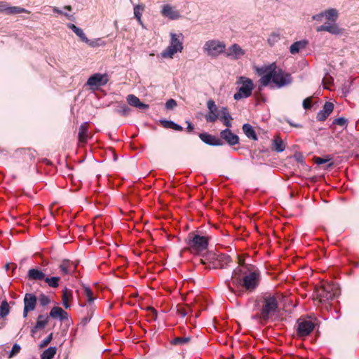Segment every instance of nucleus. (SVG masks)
Returning <instances> with one entry per match:
<instances>
[{"mask_svg":"<svg viewBox=\"0 0 359 359\" xmlns=\"http://www.w3.org/2000/svg\"><path fill=\"white\" fill-rule=\"evenodd\" d=\"M257 72L259 75H263L259 79V83L264 87L267 86L271 81L276 88H280L292 81L291 74L278 67L275 63L258 68Z\"/></svg>","mask_w":359,"mask_h":359,"instance_id":"f257e3e1","label":"nucleus"},{"mask_svg":"<svg viewBox=\"0 0 359 359\" xmlns=\"http://www.w3.org/2000/svg\"><path fill=\"white\" fill-rule=\"evenodd\" d=\"M314 295L320 302H326L339 295V289L335 285L325 283L316 287Z\"/></svg>","mask_w":359,"mask_h":359,"instance_id":"423d86ee","label":"nucleus"},{"mask_svg":"<svg viewBox=\"0 0 359 359\" xmlns=\"http://www.w3.org/2000/svg\"><path fill=\"white\" fill-rule=\"evenodd\" d=\"M198 136L204 143L208 145L221 146L223 144L222 140L207 133H200Z\"/></svg>","mask_w":359,"mask_h":359,"instance_id":"6ab92c4d","label":"nucleus"},{"mask_svg":"<svg viewBox=\"0 0 359 359\" xmlns=\"http://www.w3.org/2000/svg\"><path fill=\"white\" fill-rule=\"evenodd\" d=\"M170 36V45L161 53V56L164 58H172L175 53L183 50L184 35L182 33L171 32Z\"/></svg>","mask_w":359,"mask_h":359,"instance_id":"0eeeda50","label":"nucleus"},{"mask_svg":"<svg viewBox=\"0 0 359 359\" xmlns=\"http://www.w3.org/2000/svg\"><path fill=\"white\" fill-rule=\"evenodd\" d=\"M186 123L187 124V130L188 132H191L194 128L193 124L189 121H187Z\"/></svg>","mask_w":359,"mask_h":359,"instance_id":"4d7b16f0","label":"nucleus"},{"mask_svg":"<svg viewBox=\"0 0 359 359\" xmlns=\"http://www.w3.org/2000/svg\"><path fill=\"white\" fill-rule=\"evenodd\" d=\"M172 130H175L177 131H182L183 130V128L181 126L174 123Z\"/></svg>","mask_w":359,"mask_h":359,"instance_id":"13d9d810","label":"nucleus"},{"mask_svg":"<svg viewBox=\"0 0 359 359\" xmlns=\"http://www.w3.org/2000/svg\"><path fill=\"white\" fill-rule=\"evenodd\" d=\"M261 280V273L258 269L250 271L245 274L243 279L238 278L234 280V286L243 287L247 291L253 292L259 286Z\"/></svg>","mask_w":359,"mask_h":359,"instance_id":"7ed1b4c3","label":"nucleus"},{"mask_svg":"<svg viewBox=\"0 0 359 359\" xmlns=\"http://www.w3.org/2000/svg\"><path fill=\"white\" fill-rule=\"evenodd\" d=\"M73 299L72 292L67 289L65 288L62 290V304L65 309H69L70 307V304L69 303Z\"/></svg>","mask_w":359,"mask_h":359,"instance_id":"c85d7f7f","label":"nucleus"},{"mask_svg":"<svg viewBox=\"0 0 359 359\" xmlns=\"http://www.w3.org/2000/svg\"><path fill=\"white\" fill-rule=\"evenodd\" d=\"M333 109L334 104L330 102H326L323 109L318 112L316 116L317 120L319 121H325L329 115L332 112Z\"/></svg>","mask_w":359,"mask_h":359,"instance_id":"aec40b11","label":"nucleus"},{"mask_svg":"<svg viewBox=\"0 0 359 359\" xmlns=\"http://www.w3.org/2000/svg\"><path fill=\"white\" fill-rule=\"evenodd\" d=\"M302 105L305 109H310L311 108V98L307 97L304 99Z\"/></svg>","mask_w":359,"mask_h":359,"instance_id":"3c124183","label":"nucleus"},{"mask_svg":"<svg viewBox=\"0 0 359 359\" xmlns=\"http://www.w3.org/2000/svg\"><path fill=\"white\" fill-rule=\"evenodd\" d=\"M280 39V34L277 32H272L269 39L268 43L270 46H273L276 43H277Z\"/></svg>","mask_w":359,"mask_h":359,"instance_id":"ea45409f","label":"nucleus"},{"mask_svg":"<svg viewBox=\"0 0 359 359\" xmlns=\"http://www.w3.org/2000/svg\"><path fill=\"white\" fill-rule=\"evenodd\" d=\"M221 115L219 118H220L221 121L223 122V124L226 126L227 128L231 127V120L232 118L228 111L226 107H222L220 109Z\"/></svg>","mask_w":359,"mask_h":359,"instance_id":"b1692460","label":"nucleus"},{"mask_svg":"<svg viewBox=\"0 0 359 359\" xmlns=\"http://www.w3.org/2000/svg\"><path fill=\"white\" fill-rule=\"evenodd\" d=\"M220 137L230 146H233L239 143L238 136L233 134L229 128L222 130L220 133Z\"/></svg>","mask_w":359,"mask_h":359,"instance_id":"a211bd4d","label":"nucleus"},{"mask_svg":"<svg viewBox=\"0 0 359 359\" xmlns=\"http://www.w3.org/2000/svg\"><path fill=\"white\" fill-rule=\"evenodd\" d=\"M329 161H330V159H325V158H320V157H316L315 158V163L317 165L324 164V163L328 162Z\"/></svg>","mask_w":359,"mask_h":359,"instance_id":"5fc2aeb1","label":"nucleus"},{"mask_svg":"<svg viewBox=\"0 0 359 359\" xmlns=\"http://www.w3.org/2000/svg\"><path fill=\"white\" fill-rule=\"evenodd\" d=\"M207 107L208 112L205 115V119L208 123H215L221 115L220 109H218L213 100L207 102Z\"/></svg>","mask_w":359,"mask_h":359,"instance_id":"f8f14e48","label":"nucleus"},{"mask_svg":"<svg viewBox=\"0 0 359 359\" xmlns=\"http://www.w3.org/2000/svg\"><path fill=\"white\" fill-rule=\"evenodd\" d=\"M57 351L55 346H50L46 349L41 355V359H53Z\"/></svg>","mask_w":359,"mask_h":359,"instance_id":"473e14b6","label":"nucleus"},{"mask_svg":"<svg viewBox=\"0 0 359 359\" xmlns=\"http://www.w3.org/2000/svg\"><path fill=\"white\" fill-rule=\"evenodd\" d=\"M109 81V77L107 74H95L89 77L87 81L88 85L92 89H97L100 86H103Z\"/></svg>","mask_w":359,"mask_h":359,"instance_id":"9b49d317","label":"nucleus"},{"mask_svg":"<svg viewBox=\"0 0 359 359\" xmlns=\"http://www.w3.org/2000/svg\"><path fill=\"white\" fill-rule=\"evenodd\" d=\"M325 18L330 21L329 22H336L339 13L337 9L330 8L324 11Z\"/></svg>","mask_w":359,"mask_h":359,"instance_id":"7c9ffc66","label":"nucleus"},{"mask_svg":"<svg viewBox=\"0 0 359 359\" xmlns=\"http://www.w3.org/2000/svg\"><path fill=\"white\" fill-rule=\"evenodd\" d=\"M53 12L57 13H61V14L63 13L62 12V11H60L59 8H57L56 7L53 8Z\"/></svg>","mask_w":359,"mask_h":359,"instance_id":"052dcab7","label":"nucleus"},{"mask_svg":"<svg viewBox=\"0 0 359 359\" xmlns=\"http://www.w3.org/2000/svg\"><path fill=\"white\" fill-rule=\"evenodd\" d=\"M48 320V316L39 315L37 318L35 326L32 329V332L34 333L36 330L43 329L47 325Z\"/></svg>","mask_w":359,"mask_h":359,"instance_id":"a878e982","label":"nucleus"},{"mask_svg":"<svg viewBox=\"0 0 359 359\" xmlns=\"http://www.w3.org/2000/svg\"><path fill=\"white\" fill-rule=\"evenodd\" d=\"M0 13H4L6 15L29 13L25 8L19 6H10L9 4L5 1H0Z\"/></svg>","mask_w":359,"mask_h":359,"instance_id":"dca6fc26","label":"nucleus"},{"mask_svg":"<svg viewBox=\"0 0 359 359\" xmlns=\"http://www.w3.org/2000/svg\"><path fill=\"white\" fill-rule=\"evenodd\" d=\"M332 165V163H330L329 165H328V167H331Z\"/></svg>","mask_w":359,"mask_h":359,"instance_id":"774afa93","label":"nucleus"},{"mask_svg":"<svg viewBox=\"0 0 359 359\" xmlns=\"http://www.w3.org/2000/svg\"><path fill=\"white\" fill-rule=\"evenodd\" d=\"M49 317L60 320H67L68 318L67 313L59 306H54L49 313Z\"/></svg>","mask_w":359,"mask_h":359,"instance_id":"412c9836","label":"nucleus"},{"mask_svg":"<svg viewBox=\"0 0 359 359\" xmlns=\"http://www.w3.org/2000/svg\"><path fill=\"white\" fill-rule=\"evenodd\" d=\"M290 123V126H294V127H296V128H300L302 127L299 124H295V123H292V122L289 121L288 122Z\"/></svg>","mask_w":359,"mask_h":359,"instance_id":"680f3d73","label":"nucleus"},{"mask_svg":"<svg viewBox=\"0 0 359 359\" xmlns=\"http://www.w3.org/2000/svg\"><path fill=\"white\" fill-rule=\"evenodd\" d=\"M316 31L327 32L333 35H341L344 32V29L338 26L336 22H325V24L318 27Z\"/></svg>","mask_w":359,"mask_h":359,"instance_id":"2eb2a0df","label":"nucleus"},{"mask_svg":"<svg viewBox=\"0 0 359 359\" xmlns=\"http://www.w3.org/2000/svg\"><path fill=\"white\" fill-rule=\"evenodd\" d=\"M246 274V272L243 271V268L241 266L236 267L231 276V281L232 284L234 285V280L237 279L238 278H240L241 279H243V277Z\"/></svg>","mask_w":359,"mask_h":359,"instance_id":"f704fd0d","label":"nucleus"},{"mask_svg":"<svg viewBox=\"0 0 359 359\" xmlns=\"http://www.w3.org/2000/svg\"><path fill=\"white\" fill-rule=\"evenodd\" d=\"M64 15L68 18V19L71 20L72 18V15H69L68 13H64Z\"/></svg>","mask_w":359,"mask_h":359,"instance_id":"e2e57ef3","label":"nucleus"},{"mask_svg":"<svg viewBox=\"0 0 359 359\" xmlns=\"http://www.w3.org/2000/svg\"><path fill=\"white\" fill-rule=\"evenodd\" d=\"M67 27L68 28L72 29L83 42L85 43V41H88V39L86 37L82 29L76 27L75 25L72 23L67 24Z\"/></svg>","mask_w":359,"mask_h":359,"instance_id":"c756f323","label":"nucleus"},{"mask_svg":"<svg viewBox=\"0 0 359 359\" xmlns=\"http://www.w3.org/2000/svg\"><path fill=\"white\" fill-rule=\"evenodd\" d=\"M27 276L29 280H41L45 278V274L37 269H31L27 272Z\"/></svg>","mask_w":359,"mask_h":359,"instance_id":"bb28decb","label":"nucleus"},{"mask_svg":"<svg viewBox=\"0 0 359 359\" xmlns=\"http://www.w3.org/2000/svg\"><path fill=\"white\" fill-rule=\"evenodd\" d=\"M236 84L238 87L237 92L233 95L235 100L238 101L251 96L255 88L252 79L245 76H240L236 81Z\"/></svg>","mask_w":359,"mask_h":359,"instance_id":"6e6552de","label":"nucleus"},{"mask_svg":"<svg viewBox=\"0 0 359 359\" xmlns=\"http://www.w3.org/2000/svg\"><path fill=\"white\" fill-rule=\"evenodd\" d=\"M10 307L7 301L4 300L0 305V318H4L8 315Z\"/></svg>","mask_w":359,"mask_h":359,"instance_id":"c9c22d12","label":"nucleus"},{"mask_svg":"<svg viewBox=\"0 0 359 359\" xmlns=\"http://www.w3.org/2000/svg\"><path fill=\"white\" fill-rule=\"evenodd\" d=\"M273 149L277 152H282L285 150V147L283 141L279 137H276L273 141Z\"/></svg>","mask_w":359,"mask_h":359,"instance_id":"72a5a7b5","label":"nucleus"},{"mask_svg":"<svg viewBox=\"0 0 359 359\" xmlns=\"http://www.w3.org/2000/svg\"><path fill=\"white\" fill-rule=\"evenodd\" d=\"M224 54L229 59L237 60L241 59L245 54V50L238 44L233 43L227 49L225 48Z\"/></svg>","mask_w":359,"mask_h":359,"instance_id":"ddd939ff","label":"nucleus"},{"mask_svg":"<svg viewBox=\"0 0 359 359\" xmlns=\"http://www.w3.org/2000/svg\"><path fill=\"white\" fill-rule=\"evenodd\" d=\"M295 156H296V158H297V160L298 161H302V156H299L297 157V155H296Z\"/></svg>","mask_w":359,"mask_h":359,"instance_id":"338daca9","label":"nucleus"},{"mask_svg":"<svg viewBox=\"0 0 359 359\" xmlns=\"http://www.w3.org/2000/svg\"><path fill=\"white\" fill-rule=\"evenodd\" d=\"M137 108L140 109H147L149 108V105L148 104H146L144 103H142L140 101L139 102V104L137 107Z\"/></svg>","mask_w":359,"mask_h":359,"instance_id":"6e6d98bb","label":"nucleus"},{"mask_svg":"<svg viewBox=\"0 0 359 359\" xmlns=\"http://www.w3.org/2000/svg\"><path fill=\"white\" fill-rule=\"evenodd\" d=\"M333 123L340 126H345L347 123V119L344 117H339L335 118L333 121Z\"/></svg>","mask_w":359,"mask_h":359,"instance_id":"a18cd8bd","label":"nucleus"},{"mask_svg":"<svg viewBox=\"0 0 359 359\" xmlns=\"http://www.w3.org/2000/svg\"><path fill=\"white\" fill-rule=\"evenodd\" d=\"M259 313L252 316L253 319L267 321L278 311V303L276 295L266 293L257 302Z\"/></svg>","mask_w":359,"mask_h":359,"instance_id":"f03ea898","label":"nucleus"},{"mask_svg":"<svg viewBox=\"0 0 359 359\" xmlns=\"http://www.w3.org/2000/svg\"><path fill=\"white\" fill-rule=\"evenodd\" d=\"M130 108L126 104H118L116 107L114 111L122 116H126L130 112Z\"/></svg>","mask_w":359,"mask_h":359,"instance_id":"2f4dec72","label":"nucleus"},{"mask_svg":"<svg viewBox=\"0 0 359 359\" xmlns=\"http://www.w3.org/2000/svg\"><path fill=\"white\" fill-rule=\"evenodd\" d=\"M160 122H161V125L163 126V127H164L165 128H170V129H172L173 124L175 123L172 121H168V120H161Z\"/></svg>","mask_w":359,"mask_h":359,"instance_id":"09e8293b","label":"nucleus"},{"mask_svg":"<svg viewBox=\"0 0 359 359\" xmlns=\"http://www.w3.org/2000/svg\"><path fill=\"white\" fill-rule=\"evenodd\" d=\"M86 43L89 45L90 47L95 48L104 45V42L101 39H96L94 40L88 39V41H85Z\"/></svg>","mask_w":359,"mask_h":359,"instance_id":"79ce46f5","label":"nucleus"},{"mask_svg":"<svg viewBox=\"0 0 359 359\" xmlns=\"http://www.w3.org/2000/svg\"><path fill=\"white\" fill-rule=\"evenodd\" d=\"M243 131L245 133V135L251 140H257V136L255 133V130H254L253 127L249 124V123H245L243 126Z\"/></svg>","mask_w":359,"mask_h":359,"instance_id":"cd10ccee","label":"nucleus"},{"mask_svg":"<svg viewBox=\"0 0 359 359\" xmlns=\"http://www.w3.org/2000/svg\"><path fill=\"white\" fill-rule=\"evenodd\" d=\"M189 341L190 337H175L172 340L171 344L173 345H182L187 344Z\"/></svg>","mask_w":359,"mask_h":359,"instance_id":"58836bf2","label":"nucleus"},{"mask_svg":"<svg viewBox=\"0 0 359 359\" xmlns=\"http://www.w3.org/2000/svg\"><path fill=\"white\" fill-rule=\"evenodd\" d=\"M88 122L83 123L79 130L78 138L81 143H86L88 140Z\"/></svg>","mask_w":359,"mask_h":359,"instance_id":"5701e85b","label":"nucleus"},{"mask_svg":"<svg viewBox=\"0 0 359 359\" xmlns=\"http://www.w3.org/2000/svg\"><path fill=\"white\" fill-rule=\"evenodd\" d=\"M20 351V346L18 344H15L9 354V358H11L15 355H17Z\"/></svg>","mask_w":359,"mask_h":359,"instance_id":"49530a36","label":"nucleus"},{"mask_svg":"<svg viewBox=\"0 0 359 359\" xmlns=\"http://www.w3.org/2000/svg\"><path fill=\"white\" fill-rule=\"evenodd\" d=\"M65 9H67V10L71 11L72 7L70 6H65Z\"/></svg>","mask_w":359,"mask_h":359,"instance_id":"0e129e2a","label":"nucleus"},{"mask_svg":"<svg viewBox=\"0 0 359 359\" xmlns=\"http://www.w3.org/2000/svg\"><path fill=\"white\" fill-rule=\"evenodd\" d=\"M161 13L163 16L172 20H177L181 17L180 12L174 9L170 4L163 5Z\"/></svg>","mask_w":359,"mask_h":359,"instance_id":"f3484780","label":"nucleus"},{"mask_svg":"<svg viewBox=\"0 0 359 359\" xmlns=\"http://www.w3.org/2000/svg\"><path fill=\"white\" fill-rule=\"evenodd\" d=\"M150 309H151V311L152 312V315H153L152 318L154 320H156L157 318V311L153 308H150Z\"/></svg>","mask_w":359,"mask_h":359,"instance_id":"bf43d9fd","label":"nucleus"},{"mask_svg":"<svg viewBox=\"0 0 359 359\" xmlns=\"http://www.w3.org/2000/svg\"><path fill=\"white\" fill-rule=\"evenodd\" d=\"M53 339V333H50L46 339L41 341L40 347L43 348L47 346Z\"/></svg>","mask_w":359,"mask_h":359,"instance_id":"de8ad7c7","label":"nucleus"},{"mask_svg":"<svg viewBox=\"0 0 359 359\" xmlns=\"http://www.w3.org/2000/svg\"><path fill=\"white\" fill-rule=\"evenodd\" d=\"M177 106V102L173 99L168 100L165 103V108L167 109H172Z\"/></svg>","mask_w":359,"mask_h":359,"instance_id":"8fccbe9b","label":"nucleus"},{"mask_svg":"<svg viewBox=\"0 0 359 359\" xmlns=\"http://www.w3.org/2000/svg\"><path fill=\"white\" fill-rule=\"evenodd\" d=\"M84 294L89 304H92L95 300V297H93V293L89 287H84Z\"/></svg>","mask_w":359,"mask_h":359,"instance_id":"37998d69","label":"nucleus"},{"mask_svg":"<svg viewBox=\"0 0 359 359\" xmlns=\"http://www.w3.org/2000/svg\"><path fill=\"white\" fill-rule=\"evenodd\" d=\"M143 10H144V6H142L141 5H137L134 7L135 17L141 25H143L142 20H141L142 13Z\"/></svg>","mask_w":359,"mask_h":359,"instance_id":"4c0bfd02","label":"nucleus"},{"mask_svg":"<svg viewBox=\"0 0 359 359\" xmlns=\"http://www.w3.org/2000/svg\"><path fill=\"white\" fill-rule=\"evenodd\" d=\"M37 298L32 293H27L24 297L23 317L26 318L29 311H34L36 308Z\"/></svg>","mask_w":359,"mask_h":359,"instance_id":"4468645a","label":"nucleus"},{"mask_svg":"<svg viewBox=\"0 0 359 359\" xmlns=\"http://www.w3.org/2000/svg\"><path fill=\"white\" fill-rule=\"evenodd\" d=\"M127 102L128 103L131 105V106H133V107H137L138 104H139V102L140 101V99L136 97L135 95H128L127 96Z\"/></svg>","mask_w":359,"mask_h":359,"instance_id":"a19ab883","label":"nucleus"},{"mask_svg":"<svg viewBox=\"0 0 359 359\" xmlns=\"http://www.w3.org/2000/svg\"><path fill=\"white\" fill-rule=\"evenodd\" d=\"M39 300L41 305L43 306L48 305L50 302L49 297L44 294H41L39 295Z\"/></svg>","mask_w":359,"mask_h":359,"instance_id":"c03bdc74","label":"nucleus"},{"mask_svg":"<svg viewBox=\"0 0 359 359\" xmlns=\"http://www.w3.org/2000/svg\"><path fill=\"white\" fill-rule=\"evenodd\" d=\"M314 327L315 324L311 320L300 318L297 321V334L299 337H306Z\"/></svg>","mask_w":359,"mask_h":359,"instance_id":"9d476101","label":"nucleus"},{"mask_svg":"<svg viewBox=\"0 0 359 359\" xmlns=\"http://www.w3.org/2000/svg\"><path fill=\"white\" fill-rule=\"evenodd\" d=\"M177 312L179 315H180L182 317H185L187 315H188L189 312V309L186 308H179L177 309Z\"/></svg>","mask_w":359,"mask_h":359,"instance_id":"603ef678","label":"nucleus"},{"mask_svg":"<svg viewBox=\"0 0 359 359\" xmlns=\"http://www.w3.org/2000/svg\"><path fill=\"white\" fill-rule=\"evenodd\" d=\"M325 17L324 11L316 15H313L312 19L316 21H321L322 19Z\"/></svg>","mask_w":359,"mask_h":359,"instance_id":"864d4df0","label":"nucleus"},{"mask_svg":"<svg viewBox=\"0 0 359 359\" xmlns=\"http://www.w3.org/2000/svg\"><path fill=\"white\" fill-rule=\"evenodd\" d=\"M9 267H10V264H8H8H6L5 265V269H6V271H8V270L9 269Z\"/></svg>","mask_w":359,"mask_h":359,"instance_id":"69168bd1","label":"nucleus"},{"mask_svg":"<svg viewBox=\"0 0 359 359\" xmlns=\"http://www.w3.org/2000/svg\"><path fill=\"white\" fill-rule=\"evenodd\" d=\"M209 238L201 236L194 232L189 233L187 244L189 251L194 254H198L208 248Z\"/></svg>","mask_w":359,"mask_h":359,"instance_id":"39448f33","label":"nucleus"},{"mask_svg":"<svg viewBox=\"0 0 359 359\" xmlns=\"http://www.w3.org/2000/svg\"><path fill=\"white\" fill-rule=\"evenodd\" d=\"M231 261L230 256L225 254L208 253L201 259V263L209 269H224Z\"/></svg>","mask_w":359,"mask_h":359,"instance_id":"20e7f679","label":"nucleus"},{"mask_svg":"<svg viewBox=\"0 0 359 359\" xmlns=\"http://www.w3.org/2000/svg\"><path fill=\"white\" fill-rule=\"evenodd\" d=\"M76 264H74L73 262H70L68 259H64L61 262L59 268L64 275L71 274L74 271L76 268Z\"/></svg>","mask_w":359,"mask_h":359,"instance_id":"4be33fe9","label":"nucleus"},{"mask_svg":"<svg viewBox=\"0 0 359 359\" xmlns=\"http://www.w3.org/2000/svg\"><path fill=\"white\" fill-rule=\"evenodd\" d=\"M309 42L306 39L296 41L293 43L290 47V52L292 54L298 53L301 50L305 48Z\"/></svg>","mask_w":359,"mask_h":359,"instance_id":"393cba45","label":"nucleus"},{"mask_svg":"<svg viewBox=\"0 0 359 359\" xmlns=\"http://www.w3.org/2000/svg\"><path fill=\"white\" fill-rule=\"evenodd\" d=\"M45 282L51 287H57L59 285L60 277H45Z\"/></svg>","mask_w":359,"mask_h":359,"instance_id":"e433bc0d","label":"nucleus"},{"mask_svg":"<svg viewBox=\"0 0 359 359\" xmlns=\"http://www.w3.org/2000/svg\"><path fill=\"white\" fill-rule=\"evenodd\" d=\"M225 44L217 40H209L203 46V51L209 56L217 57L219 54L224 53Z\"/></svg>","mask_w":359,"mask_h":359,"instance_id":"1a4fd4ad","label":"nucleus"}]
</instances>
